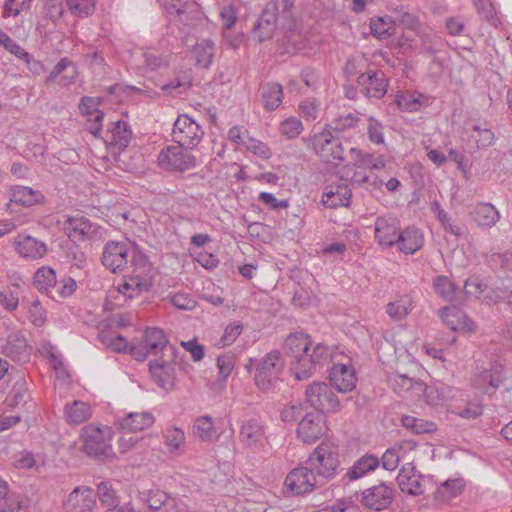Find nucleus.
I'll list each match as a JSON object with an SVG mask.
<instances>
[{"label":"nucleus","mask_w":512,"mask_h":512,"mask_svg":"<svg viewBox=\"0 0 512 512\" xmlns=\"http://www.w3.org/2000/svg\"><path fill=\"white\" fill-rule=\"evenodd\" d=\"M338 464L337 453L327 445H320L309 456L305 465L288 473L284 485L293 495L310 493L324 486L334 476Z\"/></svg>","instance_id":"1"},{"label":"nucleus","mask_w":512,"mask_h":512,"mask_svg":"<svg viewBox=\"0 0 512 512\" xmlns=\"http://www.w3.org/2000/svg\"><path fill=\"white\" fill-rule=\"evenodd\" d=\"M285 367V360L282 354L273 350L266 354L257 364L255 372V383L257 387L264 391H272L282 374Z\"/></svg>","instance_id":"2"},{"label":"nucleus","mask_w":512,"mask_h":512,"mask_svg":"<svg viewBox=\"0 0 512 512\" xmlns=\"http://www.w3.org/2000/svg\"><path fill=\"white\" fill-rule=\"evenodd\" d=\"M81 449L90 457L107 460L114 457L111 446V431L108 427L87 426L81 433Z\"/></svg>","instance_id":"3"},{"label":"nucleus","mask_w":512,"mask_h":512,"mask_svg":"<svg viewBox=\"0 0 512 512\" xmlns=\"http://www.w3.org/2000/svg\"><path fill=\"white\" fill-rule=\"evenodd\" d=\"M176 348H168L167 353L149 362V371L154 382L166 391L175 386L176 375L174 362L176 360Z\"/></svg>","instance_id":"4"},{"label":"nucleus","mask_w":512,"mask_h":512,"mask_svg":"<svg viewBox=\"0 0 512 512\" xmlns=\"http://www.w3.org/2000/svg\"><path fill=\"white\" fill-rule=\"evenodd\" d=\"M135 250L126 241H108L103 248L102 264L113 273L122 271L131 261Z\"/></svg>","instance_id":"5"},{"label":"nucleus","mask_w":512,"mask_h":512,"mask_svg":"<svg viewBox=\"0 0 512 512\" xmlns=\"http://www.w3.org/2000/svg\"><path fill=\"white\" fill-rule=\"evenodd\" d=\"M306 400L311 407L321 412H336L340 409L338 397L325 382H314L306 389Z\"/></svg>","instance_id":"6"},{"label":"nucleus","mask_w":512,"mask_h":512,"mask_svg":"<svg viewBox=\"0 0 512 512\" xmlns=\"http://www.w3.org/2000/svg\"><path fill=\"white\" fill-rule=\"evenodd\" d=\"M313 147L316 154L326 163L337 166L344 160V147L338 136L326 130L315 136Z\"/></svg>","instance_id":"7"},{"label":"nucleus","mask_w":512,"mask_h":512,"mask_svg":"<svg viewBox=\"0 0 512 512\" xmlns=\"http://www.w3.org/2000/svg\"><path fill=\"white\" fill-rule=\"evenodd\" d=\"M203 130L198 123H196L188 115H180L173 125L172 138L177 144L192 149L196 147L202 137Z\"/></svg>","instance_id":"8"},{"label":"nucleus","mask_w":512,"mask_h":512,"mask_svg":"<svg viewBox=\"0 0 512 512\" xmlns=\"http://www.w3.org/2000/svg\"><path fill=\"white\" fill-rule=\"evenodd\" d=\"M181 145H171L162 149L158 156V164L161 168L171 171H186L196 164L195 157Z\"/></svg>","instance_id":"9"},{"label":"nucleus","mask_w":512,"mask_h":512,"mask_svg":"<svg viewBox=\"0 0 512 512\" xmlns=\"http://www.w3.org/2000/svg\"><path fill=\"white\" fill-rule=\"evenodd\" d=\"M394 499V487L392 484L380 482L378 485L365 489L361 493L360 503L365 507L381 511L387 509Z\"/></svg>","instance_id":"10"},{"label":"nucleus","mask_w":512,"mask_h":512,"mask_svg":"<svg viewBox=\"0 0 512 512\" xmlns=\"http://www.w3.org/2000/svg\"><path fill=\"white\" fill-rule=\"evenodd\" d=\"M239 441L244 447L252 450L263 447L267 437L261 421L256 418L243 420L239 428Z\"/></svg>","instance_id":"11"},{"label":"nucleus","mask_w":512,"mask_h":512,"mask_svg":"<svg viewBox=\"0 0 512 512\" xmlns=\"http://www.w3.org/2000/svg\"><path fill=\"white\" fill-rule=\"evenodd\" d=\"M361 93L366 97L382 98L388 87V79L380 70L363 72L357 78Z\"/></svg>","instance_id":"12"},{"label":"nucleus","mask_w":512,"mask_h":512,"mask_svg":"<svg viewBox=\"0 0 512 512\" xmlns=\"http://www.w3.org/2000/svg\"><path fill=\"white\" fill-rule=\"evenodd\" d=\"M325 419L321 413H307L299 422L297 436L307 444H312L325 434Z\"/></svg>","instance_id":"13"},{"label":"nucleus","mask_w":512,"mask_h":512,"mask_svg":"<svg viewBox=\"0 0 512 512\" xmlns=\"http://www.w3.org/2000/svg\"><path fill=\"white\" fill-rule=\"evenodd\" d=\"M132 271L130 273L132 285H142L143 291H149L153 285L155 270L147 257L135 254L131 258Z\"/></svg>","instance_id":"14"},{"label":"nucleus","mask_w":512,"mask_h":512,"mask_svg":"<svg viewBox=\"0 0 512 512\" xmlns=\"http://www.w3.org/2000/svg\"><path fill=\"white\" fill-rule=\"evenodd\" d=\"M95 505V494L88 486L74 488L64 502V508L67 512H93Z\"/></svg>","instance_id":"15"},{"label":"nucleus","mask_w":512,"mask_h":512,"mask_svg":"<svg viewBox=\"0 0 512 512\" xmlns=\"http://www.w3.org/2000/svg\"><path fill=\"white\" fill-rule=\"evenodd\" d=\"M277 20V5L273 2H270L263 9L253 28V34L259 42H263L272 38L277 28Z\"/></svg>","instance_id":"16"},{"label":"nucleus","mask_w":512,"mask_h":512,"mask_svg":"<svg viewBox=\"0 0 512 512\" xmlns=\"http://www.w3.org/2000/svg\"><path fill=\"white\" fill-rule=\"evenodd\" d=\"M388 384L396 393L403 396L409 394L411 397H420L428 390L424 383L399 373L389 375Z\"/></svg>","instance_id":"17"},{"label":"nucleus","mask_w":512,"mask_h":512,"mask_svg":"<svg viewBox=\"0 0 512 512\" xmlns=\"http://www.w3.org/2000/svg\"><path fill=\"white\" fill-rule=\"evenodd\" d=\"M330 383L340 393H347L356 387L357 377L350 365L335 364L329 374Z\"/></svg>","instance_id":"18"},{"label":"nucleus","mask_w":512,"mask_h":512,"mask_svg":"<svg viewBox=\"0 0 512 512\" xmlns=\"http://www.w3.org/2000/svg\"><path fill=\"white\" fill-rule=\"evenodd\" d=\"M3 353L13 361L25 363L30 358L31 347L21 332H12L7 337Z\"/></svg>","instance_id":"19"},{"label":"nucleus","mask_w":512,"mask_h":512,"mask_svg":"<svg viewBox=\"0 0 512 512\" xmlns=\"http://www.w3.org/2000/svg\"><path fill=\"white\" fill-rule=\"evenodd\" d=\"M64 230L72 241H84L92 237L96 226L86 217L74 216L65 221Z\"/></svg>","instance_id":"20"},{"label":"nucleus","mask_w":512,"mask_h":512,"mask_svg":"<svg viewBox=\"0 0 512 512\" xmlns=\"http://www.w3.org/2000/svg\"><path fill=\"white\" fill-rule=\"evenodd\" d=\"M379 465L380 460L377 456L373 454H365L358 460H356L354 464L347 469L341 481L344 484L356 481L362 478L363 476L367 475L369 472H372L375 469H377Z\"/></svg>","instance_id":"21"},{"label":"nucleus","mask_w":512,"mask_h":512,"mask_svg":"<svg viewBox=\"0 0 512 512\" xmlns=\"http://www.w3.org/2000/svg\"><path fill=\"white\" fill-rule=\"evenodd\" d=\"M17 252L24 258L37 260L44 257L47 253V246L30 235H19L15 238Z\"/></svg>","instance_id":"22"},{"label":"nucleus","mask_w":512,"mask_h":512,"mask_svg":"<svg viewBox=\"0 0 512 512\" xmlns=\"http://www.w3.org/2000/svg\"><path fill=\"white\" fill-rule=\"evenodd\" d=\"M141 342L156 358L167 353L168 348H176L168 342L163 330L159 328H147Z\"/></svg>","instance_id":"23"},{"label":"nucleus","mask_w":512,"mask_h":512,"mask_svg":"<svg viewBox=\"0 0 512 512\" xmlns=\"http://www.w3.org/2000/svg\"><path fill=\"white\" fill-rule=\"evenodd\" d=\"M399 235V227L394 218H377L375 222V238L382 246L396 244Z\"/></svg>","instance_id":"24"},{"label":"nucleus","mask_w":512,"mask_h":512,"mask_svg":"<svg viewBox=\"0 0 512 512\" xmlns=\"http://www.w3.org/2000/svg\"><path fill=\"white\" fill-rule=\"evenodd\" d=\"M352 196L351 189L346 184L329 185L322 196L323 204L329 208L348 207Z\"/></svg>","instance_id":"25"},{"label":"nucleus","mask_w":512,"mask_h":512,"mask_svg":"<svg viewBox=\"0 0 512 512\" xmlns=\"http://www.w3.org/2000/svg\"><path fill=\"white\" fill-rule=\"evenodd\" d=\"M472 381L477 389L483 390L485 393L494 392L503 381L501 366L481 369L475 373Z\"/></svg>","instance_id":"26"},{"label":"nucleus","mask_w":512,"mask_h":512,"mask_svg":"<svg viewBox=\"0 0 512 512\" xmlns=\"http://www.w3.org/2000/svg\"><path fill=\"white\" fill-rule=\"evenodd\" d=\"M155 421L150 412H132L118 419L119 428L124 432H137L150 427Z\"/></svg>","instance_id":"27"},{"label":"nucleus","mask_w":512,"mask_h":512,"mask_svg":"<svg viewBox=\"0 0 512 512\" xmlns=\"http://www.w3.org/2000/svg\"><path fill=\"white\" fill-rule=\"evenodd\" d=\"M132 138V131L125 121H117L111 124L106 133L105 142L112 147L124 150L128 147Z\"/></svg>","instance_id":"28"},{"label":"nucleus","mask_w":512,"mask_h":512,"mask_svg":"<svg viewBox=\"0 0 512 512\" xmlns=\"http://www.w3.org/2000/svg\"><path fill=\"white\" fill-rule=\"evenodd\" d=\"M283 99V88L279 83H265L260 88V100L265 110H276Z\"/></svg>","instance_id":"29"},{"label":"nucleus","mask_w":512,"mask_h":512,"mask_svg":"<svg viewBox=\"0 0 512 512\" xmlns=\"http://www.w3.org/2000/svg\"><path fill=\"white\" fill-rule=\"evenodd\" d=\"M396 244L406 254H413L423 245V235L417 228H407L400 232Z\"/></svg>","instance_id":"30"},{"label":"nucleus","mask_w":512,"mask_h":512,"mask_svg":"<svg viewBox=\"0 0 512 512\" xmlns=\"http://www.w3.org/2000/svg\"><path fill=\"white\" fill-rule=\"evenodd\" d=\"M177 501L161 490H149L146 498L148 507L153 512H173Z\"/></svg>","instance_id":"31"},{"label":"nucleus","mask_w":512,"mask_h":512,"mask_svg":"<svg viewBox=\"0 0 512 512\" xmlns=\"http://www.w3.org/2000/svg\"><path fill=\"white\" fill-rule=\"evenodd\" d=\"M440 316L443 322L451 329V330H461L468 329L472 330L474 327V323L471 320H468L466 316L457 308H448L444 307L440 310Z\"/></svg>","instance_id":"32"},{"label":"nucleus","mask_w":512,"mask_h":512,"mask_svg":"<svg viewBox=\"0 0 512 512\" xmlns=\"http://www.w3.org/2000/svg\"><path fill=\"white\" fill-rule=\"evenodd\" d=\"M318 370L320 369L314 364L310 351L296 357L291 363V371L299 381L312 377Z\"/></svg>","instance_id":"33"},{"label":"nucleus","mask_w":512,"mask_h":512,"mask_svg":"<svg viewBox=\"0 0 512 512\" xmlns=\"http://www.w3.org/2000/svg\"><path fill=\"white\" fill-rule=\"evenodd\" d=\"M22 508L20 495L11 492L8 483L0 477V511L21 512Z\"/></svg>","instance_id":"34"},{"label":"nucleus","mask_w":512,"mask_h":512,"mask_svg":"<svg viewBox=\"0 0 512 512\" xmlns=\"http://www.w3.org/2000/svg\"><path fill=\"white\" fill-rule=\"evenodd\" d=\"M473 218L479 226L492 227L500 218L498 210L490 203H478L473 209Z\"/></svg>","instance_id":"35"},{"label":"nucleus","mask_w":512,"mask_h":512,"mask_svg":"<svg viewBox=\"0 0 512 512\" xmlns=\"http://www.w3.org/2000/svg\"><path fill=\"white\" fill-rule=\"evenodd\" d=\"M91 415V407L86 402L76 400L65 406V417L71 424L84 423L90 419Z\"/></svg>","instance_id":"36"},{"label":"nucleus","mask_w":512,"mask_h":512,"mask_svg":"<svg viewBox=\"0 0 512 512\" xmlns=\"http://www.w3.org/2000/svg\"><path fill=\"white\" fill-rule=\"evenodd\" d=\"M397 483L400 490L410 495H420L424 492L422 487V476L418 474H411L402 468L397 476Z\"/></svg>","instance_id":"37"},{"label":"nucleus","mask_w":512,"mask_h":512,"mask_svg":"<svg viewBox=\"0 0 512 512\" xmlns=\"http://www.w3.org/2000/svg\"><path fill=\"white\" fill-rule=\"evenodd\" d=\"M192 434L203 442H212L217 437L213 419L208 415L198 417L193 424Z\"/></svg>","instance_id":"38"},{"label":"nucleus","mask_w":512,"mask_h":512,"mask_svg":"<svg viewBox=\"0 0 512 512\" xmlns=\"http://www.w3.org/2000/svg\"><path fill=\"white\" fill-rule=\"evenodd\" d=\"M310 336L303 333L290 334L285 340V347L295 359L310 351Z\"/></svg>","instance_id":"39"},{"label":"nucleus","mask_w":512,"mask_h":512,"mask_svg":"<svg viewBox=\"0 0 512 512\" xmlns=\"http://www.w3.org/2000/svg\"><path fill=\"white\" fill-rule=\"evenodd\" d=\"M463 488V479H448L439 485L434 493V497L436 500L447 502L457 497L462 492Z\"/></svg>","instance_id":"40"},{"label":"nucleus","mask_w":512,"mask_h":512,"mask_svg":"<svg viewBox=\"0 0 512 512\" xmlns=\"http://www.w3.org/2000/svg\"><path fill=\"white\" fill-rule=\"evenodd\" d=\"M97 496L106 512L115 511V509L120 507V498L109 482H101L97 486Z\"/></svg>","instance_id":"41"},{"label":"nucleus","mask_w":512,"mask_h":512,"mask_svg":"<svg viewBox=\"0 0 512 512\" xmlns=\"http://www.w3.org/2000/svg\"><path fill=\"white\" fill-rule=\"evenodd\" d=\"M413 308V299L410 295L405 294L400 296L397 300L388 303L387 314L393 320L404 319Z\"/></svg>","instance_id":"42"},{"label":"nucleus","mask_w":512,"mask_h":512,"mask_svg":"<svg viewBox=\"0 0 512 512\" xmlns=\"http://www.w3.org/2000/svg\"><path fill=\"white\" fill-rule=\"evenodd\" d=\"M42 195L38 191L25 186H16L11 190L10 202L23 206H32L39 202Z\"/></svg>","instance_id":"43"},{"label":"nucleus","mask_w":512,"mask_h":512,"mask_svg":"<svg viewBox=\"0 0 512 512\" xmlns=\"http://www.w3.org/2000/svg\"><path fill=\"white\" fill-rule=\"evenodd\" d=\"M371 33L378 39H387L395 34V22L393 17H379L371 19L370 22Z\"/></svg>","instance_id":"44"},{"label":"nucleus","mask_w":512,"mask_h":512,"mask_svg":"<svg viewBox=\"0 0 512 512\" xmlns=\"http://www.w3.org/2000/svg\"><path fill=\"white\" fill-rule=\"evenodd\" d=\"M350 154L357 161L358 168H368L370 170H380L385 167V159L383 156L375 157L373 154H364L360 150L351 147Z\"/></svg>","instance_id":"45"},{"label":"nucleus","mask_w":512,"mask_h":512,"mask_svg":"<svg viewBox=\"0 0 512 512\" xmlns=\"http://www.w3.org/2000/svg\"><path fill=\"white\" fill-rule=\"evenodd\" d=\"M56 281L55 271L46 266L39 268L33 278L34 286L41 292H46L49 288L54 287Z\"/></svg>","instance_id":"46"},{"label":"nucleus","mask_w":512,"mask_h":512,"mask_svg":"<svg viewBox=\"0 0 512 512\" xmlns=\"http://www.w3.org/2000/svg\"><path fill=\"white\" fill-rule=\"evenodd\" d=\"M434 288L441 297L449 302L457 301L458 294L460 293L457 291L454 283L447 276L443 275L437 276L434 279Z\"/></svg>","instance_id":"47"},{"label":"nucleus","mask_w":512,"mask_h":512,"mask_svg":"<svg viewBox=\"0 0 512 512\" xmlns=\"http://www.w3.org/2000/svg\"><path fill=\"white\" fill-rule=\"evenodd\" d=\"M165 445L169 453H177L185 444L184 431L176 426L169 427L164 432Z\"/></svg>","instance_id":"48"},{"label":"nucleus","mask_w":512,"mask_h":512,"mask_svg":"<svg viewBox=\"0 0 512 512\" xmlns=\"http://www.w3.org/2000/svg\"><path fill=\"white\" fill-rule=\"evenodd\" d=\"M194 55L197 65L207 68L214 56V43L210 40H203L194 46Z\"/></svg>","instance_id":"49"},{"label":"nucleus","mask_w":512,"mask_h":512,"mask_svg":"<svg viewBox=\"0 0 512 512\" xmlns=\"http://www.w3.org/2000/svg\"><path fill=\"white\" fill-rule=\"evenodd\" d=\"M401 421L405 428L416 434L430 433L436 429V425L433 422H429L413 416H403Z\"/></svg>","instance_id":"50"},{"label":"nucleus","mask_w":512,"mask_h":512,"mask_svg":"<svg viewBox=\"0 0 512 512\" xmlns=\"http://www.w3.org/2000/svg\"><path fill=\"white\" fill-rule=\"evenodd\" d=\"M192 74L191 71H182L177 74L175 80L171 81L168 84H164L161 89L164 92L171 93L172 90L179 89V92L185 91L189 89L192 85Z\"/></svg>","instance_id":"51"},{"label":"nucleus","mask_w":512,"mask_h":512,"mask_svg":"<svg viewBox=\"0 0 512 512\" xmlns=\"http://www.w3.org/2000/svg\"><path fill=\"white\" fill-rule=\"evenodd\" d=\"M358 167L357 161L352 165H346L341 171L340 179L349 181L353 185H362L369 182V176L362 171H358L355 167Z\"/></svg>","instance_id":"52"},{"label":"nucleus","mask_w":512,"mask_h":512,"mask_svg":"<svg viewBox=\"0 0 512 512\" xmlns=\"http://www.w3.org/2000/svg\"><path fill=\"white\" fill-rule=\"evenodd\" d=\"M359 120L356 114L348 113L340 115L329 124V128L334 132H344L345 130L356 127Z\"/></svg>","instance_id":"53"},{"label":"nucleus","mask_w":512,"mask_h":512,"mask_svg":"<svg viewBox=\"0 0 512 512\" xmlns=\"http://www.w3.org/2000/svg\"><path fill=\"white\" fill-rule=\"evenodd\" d=\"M67 6L72 14L79 17H86L94 12V0H66Z\"/></svg>","instance_id":"54"},{"label":"nucleus","mask_w":512,"mask_h":512,"mask_svg":"<svg viewBox=\"0 0 512 512\" xmlns=\"http://www.w3.org/2000/svg\"><path fill=\"white\" fill-rule=\"evenodd\" d=\"M11 395L16 406L25 404L30 398L27 382L23 377H19L12 386Z\"/></svg>","instance_id":"55"},{"label":"nucleus","mask_w":512,"mask_h":512,"mask_svg":"<svg viewBox=\"0 0 512 512\" xmlns=\"http://www.w3.org/2000/svg\"><path fill=\"white\" fill-rule=\"evenodd\" d=\"M393 19L395 22V27L400 26L404 29L415 30L419 25L418 18L414 14L404 10L403 8H401L395 13Z\"/></svg>","instance_id":"56"},{"label":"nucleus","mask_w":512,"mask_h":512,"mask_svg":"<svg viewBox=\"0 0 512 512\" xmlns=\"http://www.w3.org/2000/svg\"><path fill=\"white\" fill-rule=\"evenodd\" d=\"M102 102V99L100 97H82L79 109L80 111L85 114L88 117H94L97 115V117H101V114H104L102 111L98 109V106Z\"/></svg>","instance_id":"57"},{"label":"nucleus","mask_w":512,"mask_h":512,"mask_svg":"<svg viewBox=\"0 0 512 512\" xmlns=\"http://www.w3.org/2000/svg\"><path fill=\"white\" fill-rule=\"evenodd\" d=\"M302 130V122L295 117L284 120L280 125L281 134L289 139L296 138L302 132Z\"/></svg>","instance_id":"58"},{"label":"nucleus","mask_w":512,"mask_h":512,"mask_svg":"<svg viewBox=\"0 0 512 512\" xmlns=\"http://www.w3.org/2000/svg\"><path fill=\"white\" fill-rule=\"evenodd\" d=\"M310 356L314 361V364L321 369L325 364L329 363L331 358V350L328 346L323 344H316L312 352H310Z\"/></svg>","instance_id":"59"},{"label":"nucleus","mask_w":512,"mask_h":512,"mask_svg":"<svg viewBox=\"0 0 512 512\" xmlns=\"http://www.w3.org/2000/svg\"><path fill=\"white\" fill-rule=\"evenodd\" d=\"M244 146L247 150L264 159H268L271 156V150L265 143L250 136L246 137Z\"/></svg>","instance_id":"60"},{"label":"nucleus","mask_w":512,"mask_h":512,"mask_svg":"<svg viewBox=\"0 0 512 512\" xmlns=\"http://www.w3.org/2000/svg\"><path fill=\"white\" fill-rule=\"evenodd\" d=\"M0 46L19 59L26 57V51L2 30H0Z\"/></svg>","instance_id":"61"},{"label":"nucleus","mask_w":512,"mask_h":512,"mask_svg":"<svg viewBox=\"0 0 512 512\" xmlns=\"http://www.w3.org/2000/svg\"><path fill=\"white\" fill-rule=\"evenodd\" d=\"M29 319L33 325L40 327L45 322V311L38 300L28 303Z\"/></svg>","instance_id":"62"},{"label":"nucleus","mask_w":512,"mask_h":512,"mask_svg":"<svg viewBox=\"0 0 512 512\" xmlns=\"http://www.w3.org/2000/svg\"><path fill=\"white\" fill-rule=\"evenodd\" d=\"M434 206L437 211V217H438L439 221L441 222L442 226L444 227V229L455 236H460L462 233L461 228L458 225L451 222V218L441 208L439 203L435 202Z\"/></svg>","instance_id":"63"},{"label":"nucleus","mask_w":512,"mask_h":512,"mask_svg":"<svg viewBox=\"0 0 512 512\" xmlns=\"http://www.w3.org/2000/svg\"><path fill=\"white\" fill-rule=\"evenodd\" d=\"M399 461V452L395 448L387 449L381 459L382 467L389 471L395 470L398 467Z\"/></svg>","instance_id":"64"}]
</instances>
